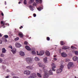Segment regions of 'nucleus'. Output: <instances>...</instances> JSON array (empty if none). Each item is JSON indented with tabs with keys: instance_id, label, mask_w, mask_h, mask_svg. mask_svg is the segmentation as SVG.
<instances>
[{
	"instance_id": "nucleus-1",
	"label": "nucleus",
	"mask_w": 78,
	"mask_h": 78,
	"mask_svg": "<svg viewBox=\"0 0 78 78\" xmlns=\"http://www.w3.org/2000/svg\"><path fill=\"white\" fill-rule=\"evenodd\" d=\"M44 78H48V77L49 76V75L47 73V70L44 69Z\"/></svg>"
},
{
	"instance_id": "nucleus-2",
	"label": "nucleus",
	"mask_w": 78,
	"mask_h": 78,
	"mask_svg": "<svg viewBox=\"0 0 78 78\" xmlns=\"http://www.w3.org/2000/svg\"><path fill=\"white\" fill-rule=\"evenodd\" d=\"M26 61L28 64H30L32 62V58H26Z\"/></svg>"
},
{
	"instance_id": "nucleus-3",
	"label": "nucleus",
	"mask_w": 78,
	"mask_h": 78,
	"mask_svg": "<svg viewBox=\"0 0 78 78\" xmlns=\"http://www.w3.org/2000/svg\"><path fill=\"white\" fill-rule=\"evenodd\" d=\"M38 65L39 66V67H41L44 70L45 69L46 66H45V65H42V63H38Z\"/></svg>"
},
{
	"instance_id": "nucleus-4",
	"label": "nucleus",
	"mask_w": 78,
	"mask_h": 78,
	"mask_svg": "<svg viewBox=\"0 0 78 78\" xmlns=\"http://www.w3.org/2000/svg\"><path fill=\"white\" fill-rule=\"evenodd\" d=\"M38 51H37V55H40V56H42L44 54V51H41L40 52L39 54H38Z\"/></svg>"
},
{
	"instance_id": "nucleus-5",
	"label": "nucleus",
	"mask_w": 78,
	"mask_h": 78,
	"mask_svg": "<svg viewBox=\"0 0 78 78\" xmlns=\"http://www.w3.org/2000/svg\"><path fill=\"white\" fill-rule=\"evenodd\" d=\"M36 74L35 73H32V76H30L28 78H36L37 77L36 76Z\"/></svg>"
},
{
	"instance_id": "nucleus-6",
	"label": "nucleus",
	"mask_w": 78,
	"mask_h": 78,
	"mask_svg": "<svg viewBox=\"0 0 78 78\" xmlns=\"http://www.w3.org/2000/svg\"><path fill=\"white\" fill-rule=\"evenodd\" d=\"M73 65V63L72 62H69L67 65V67L69 69H70V67L72 66Z\"/></svg>"
},
{
	"instance_id": "nucleus-7",
	"label": "nucleus",
	"mask_w": 78,
	"mask_h": 78,
	"mask_svg": "<svg viewBox=\"0 0 78 78\" xmlns=\"http://www.w3.org/2000/svg\"><path fill=\"white\" fill-rule=\"evenodd\" d=\"M24 74H25L27 75H30V71H29V70L27 71H25L24 72Z\"/></svg>"
},
{
	"instance_id": "nucleus-8",
	"label": "nucleus",
	"mask_w": 78,
	"mask_h": 78,
	"mask_svg": "<svg viewBox=\"0 0 78 78\" xmlns=\"http://www.w3.org/2000/svg\"><path fill=\"white\" fill-rule=\"evenodd\" d=\"M15 46L17 48H19L21 47V44L19 43H16L15 44Z\"/></svg>"
},
{
	"instance_id": "nucleus-9",
	"label": "nucleus",
	"mask_w": 78,
	"mask_h": 78,
	"mask_svg": "<svg viewBox=\"0 0 78 78\" xmlns=\"http://www.w3.org/2000/svg\"><path fill=\"white\" fill-rule=\"evenodd\" d=\"M61 55L62 56L64 57H66L67 56V54H66V53L64 52L61 53Z\"/></svg>"
},
{
	"instance_id": "nucleus-10",
	"label": "nucleus",
	"mask_w": 78,
	"mask_h": 78,
	"mask_svg": "<svg viewBox=\"0 0 78 78\" xmlns=\"http://www.w3.org/2000/svg\"><path fill=\"white\" fill-rule=\"evenodd\" d=\"M69 47L68 46H64L62 47V49L63 50H67L69 49Z\"/></svg>"
},
{
	"instance_id": "nucleus-11",
	"label": "nucleus",
	"mask_w": 78,
	"mask_h": 78,
	"mask_svg": "<svg viewBox=\"0 0 78 78\" xmlns=\"http://www.w3.org/2000/svg\"><path fill=\"white\" fill-rule=\"evenodd\" d=\"M20 55L21 56H25V54L24 52L22 51H21L20 52Z\"/></svg>"
},
{
	"instance_id": "nucleus-12",
	"label": "nucleus",
	"mask_w": 78,
	"mask_h": 78,
	"mask_svg": "<svg viewBox=\"0 0 78 78\" xmlns=\"http://www.w3.org/2000/svg\"><path fill=\"white\" fill-rule=\"evenodd\" d=\"M27 69L28 70H32L33 69V67L31 66H28L26 67Z\"/></svg>"
},
{
	"instance_id": "nucleus-13",
	"label": "nucleus",
	"mask_w": 78,
	"mask_h": 78,
	"mask_svg": "<svg viewBox=\"0 0 78 78\" xmlns=\"http://www.w3.org/2000/svg\"><path fill=\"white\" fill-rule=\"evenodd\" d=\"M62 71V69H58L56 71V73H61V72Z\"/></svg>"
},
{
	"instance_id": "nucleus-14",
	"label": "nucleus",
	"mask_w": 78,
	"mask_h": 78,
	"mask_svg": "<svg viewBox=\"0 0 78 78\" xmlns=\"http://www.w3.org/2000/svg\"><path fill=\"white\" fill-rule=\"evenodd\" d=\"M36 1L37 3H41L42 2V0H36Z\"/></svg>"
},
{
	"instance_id": "nucleus-15",
	"label": "nucleus",
	"mask_w": 78,
	"mask_h": 78,
	"mask_svg": "<svg viewBox=\"0 0 78 78\" xmlns=\"http://www.w3.org/2000/svg\"><path fill=\"white\" fill-rule=\"evenodd\" d=\"M73 60L74 61H77L78 60V57L76 56L74 57L73 58Z\"/></svg>"
},
{
	"instance_id": "nucleus-16",
	"label": "nucleus",
	"mask_w": 78,
	"mask_h": 78,
	"mask_svg": "<svg viewBox=\"0 0 78 78\" xmlns=\"http://www.w3.org/2000/svg\"><path fill=\"white\" fill-rule=\"evenodd\" d=\"M51 66H52V69H55L56 68V65H55V63H52L51 64Z\"/></svg>"
},
{
	"instance_id": "nucleus-17",
	"label": "nucleus",
	"mask_w": 78,
	"mask_h": 78,
	"mask_svg": "<svg viewBox=\"0 0 78 78\" xmlns=\"http://www.w3.org/2000/svg\"><path fill=\"white\" fill-rule=\"evenodd\" d=\"M48 75H53V72L51 70H50L48 72Z\"/></svg>"
},
{
	"instance_id": "nucleus-18",
	"label": "nucleus",
	"mask_w": 78,
	"mask_h": 78,
	"mask_svg": "<svg viewBox=\"0 0 78 78\" xmlns=\"http://www.w3.org/2000/svg\"><path fill=\"white\" fill-rule=\"evenodd\" d=\"M12 51L13 54H15V53L16 52V49L15 48H14L12 50Z\"/></svg>"
},
{
	"instance_id": "nucleus-19",
	"label": "nucleus",
	"mask_w": 78,
	"mask_h": 78,
	"mask_svg": "<svg viewBox=\"0 0 78 78\" xmlns=\"http://www.w3.org/2000/svg\"><path fill=\"white\" fill-rule=\"evenodd\" d=\"M42 9H43V7L41 6L39 7L38 8H37V9L39 11H41Z\"/></svg>"
},
{
	"instance_id": "nucleus-20",
	"label": "nucleus",
	"mask_w": 78,
	"mask_h": 78,
	"mask_svg": "<svg viewBox=\"0 0 78 78\" xmlns=\"http://www.w3.org/2000/svg\"><path fill=\"white\" fill-rule=\"evenodd\" d=\"M6 49L5 48H3L2 49V53H6Z\"/></svg>"
},
{
	"instance_id": "nucleus-21",
	"label": "nucleus",
	"mask_w": 78,
	"mask_h": 78,
	"mask_svg": "<svg viewBox=\"0 0 78 78\" xmlns=\"http://www.w3.org/2000/svg\"><path fill=\"white\" fill-rule=\"evenodd\" d=\"M25 48L27 50L29 51V50H31V48H30V47L28 46H25Z\"/></svg>"
},
{
	"instance_id": "nucleus-22",
	"label": "nucleus",
	"mask_w": 78,
	"mask_h": 78,
	"mask_svg": "<svg viewBox=\"0 0 78 78\" xmlns=\"http://www.w3.org/2000/svg\"><path fill=\"white\" fill-rule=\"evenodd\" d=\"M18 35L20 37H23V34L22 33H19L18 34Z\"/></svg>"
},
{
	"instance_id": "nucleus-23",
	"label": "nucleus",
	"mask_w": 78,
	"mask_h": 78,
	"mask_svg": "<svg viewBox=\"0 0 78 78\" xmlns=\"http://www.w3.org/2000/svg\"><path fill=\"white\" fill-rule=\"evenodd\" d=\"M45 53L46 55H47V56H50V52H49V51H46L45 52Z\"/></svg>"
},
{
	"instance_id": "nucleus-24",
	"label": "nucleus",
	"mask_w": 78,
	"mask_h": 78,
	"mask_svg": "<svg viewBox=\"0 0 78 78\" xmlns=\"http://www.w3.org/2000/svg\"><path fill=\"white\" fill-rule=\"evenodd\" d=\"M63 68H64V65H61L60 66V69H61L62 70V69H63Z\"/></svg>"
},
{
	"instance_id": "nucleus-25",
	"label": "nucleus",
	"mask_w": 78,
	"mask_h": 78,
	"mask_svg": "<svg viewBox=\"0 0 78 78\" xmlns=\"http://www.w3.org/2000/svg\"><path fill=\"white\" fill-rule=\"evenodd\" d=\"M47 57H45V58H44L43 59V61L45 63V62H47Z\"/></svg>"
},
{
	"instance_id": "nucleus-26",
	"label": "nucleus",
	"mask_w": 78,
	"mask_h": 78,
	"mask_svg": "<svg viewBox=\"0 0 78 78\" xmlns=\"http://www.w3.org/2000/svg\"><path fill=\"white\" fill-rule=\"evenodd\" d=\"M35 61H39V58H38L36 57L35 58Z\"/></svg>"
},
{
	"instance_id": "nucleus-27",
	"label": "nucleus",
	"mask_w": 78,
	"mask_h": 78,
	"mask_svg": "<svg viewBox=\"0 0 78 78\" xmlns=\"http://www.w3.org/2000/svg\"><path fill=\"white\" fill-rule=\"evenodd\" d=\"M60 44L61 45H64L65 43L64 42V41H60Z\"/></svg>"
},
{
	"instance_id": "nucleus-28",
	"label": "nucleus",
	"mask_w": 78,
	"mask_h": 78,
	"mask_svg": "<svg viewBox=\"0 0 78 78\" xmlns=\"http://www.w3.org/2000/svg\"><path fill=\"white\" fill-rule=\"evenodd\" d=\"M37 75L39 77H42V76L41 74H39V73H37Z\"/></svg>"
},
{
	"instance_id": "nucleus-29",
	"label": "nucleus",
	"mask_w": 78,
	"mask_h": 78,
	"mask_svg": "<svg viewBox=\"0 0 78 78\" xmlns=\"http://www.w3.org/2000/svg\"><path fill=\"white\" fill-rule=\"evenodd\" d=\"M74 53L76 55H78V52L77 51H74Z\"/></svg>"
},
{
	"instance_id": "nucleus-30",
	"label": "nucleus",
	"mask_w": 78,
	"mask_h": 78,
	"mask_svg": "<svg viewBox=\"0 0 78 78\" xmlns=\"http://www.w3.org/2000/svg\"><path fill=\"white\" fill-rule=\"evenodd\" d=\"M24 4L25 5H27V0H24L23 2Z\"/></svg>"
},
{
	"instance_id": "nucleus-31",
	"label": "nucleus",
	"mask_w": 78,
	"mask_h": 78,
	"mask_svg": "<svg viewBox=\"0 0 78 78\" xmlns=\"http://www.w3.org/2000/svg\"><path fill=\"white\" fill-rule=\"evenodd\" d=\"M1 24L2 25V26H4L5 25V23H3V22L2 21L1 22Z\"/></svg>"
},
{
	"instance_id": "nucleus-32",
	"label": "nucleus",
	"mask_w": 78,
	"mask_h": 78,
	"mask_svg": "<svg viewBox=\"0 0 78 78\" xmlns=\"http://www.w3.org/2000/svg\"><path fill=\"white\" fill-rule=\"evenodd\" d=\"M19 39V37H17L15 39V41H18Z\"/></svg>"
},
{
	"instance_id": "nucleus-33",
	"label": "nucleus",
	"mask_w": 78,
	"mask_h": 78,
	"mask_svg": "<svg viewBox=\"0 0 78 78\" xmlns=\"http://www.w3.org/2000/svg\"><path fill=\"white\" fill-rule=\"evenodd\" d=\"M32 54H36V52H35L34 51H32L31 52Z\"/></svg>"
},
{
	"instance_id": "nucleus-34",
	"label": "nucleus",
	"mask_w": 78,
	"mask_h": 78,
	"mask_svg": "<svg viewBox=\"0 0 78 78\" xmlns=\"http://www.w3.org/2000/svg\"><path fill=\"white\" fill-rule=\"evenodd\" d=\"M33 5L34 6H36V3L34 2V3H33Z\"/></svg>"
},
{
	"instance_id": "nucleus-35",
	"label": "nucleus",
	"mask_w": 78,
	"mask_h": 78,
	"mask_svg": "<svg viewBox=\"0 0 78 78\" xmlns=\"http://www.w3.org/2000/svg\"><path fill=\"white\" fill-rule=\"evenodd\" d=\"M4 37L5 38V39H6V38H8V36L7 35H4Z\"/></svg>"
},
{
	"instance_id": "nucleus-36",
	"label": "nucleus",
	"mask_w": 78,
	"mask_h": 78,
	"mask_svg": "<svg viewBox=\"0 0 78 78\" xmlns=\"http://www.w3.org/2000/svg\"><path fill=\"white\" fill-rule=\"evenodd\" d=\"M46 39L47 41H50V38L49 37H47Z\"/></svg>"
},
{
	"instance_id": "nucleus-37",
	"label": "nucleus",
	"mask_w": 78,
	"mask_h": 78,
	"mask_svg": "<svg viewBox=\"0 0 78 78\" xmlns=\"http://www.w3.org/2000/svg\"><path fill=\"white\" fill-rule=\"evenodd\" d=\"M4 56H5V55L4 54H1V57H4Z\"/></svg>"
},
{
	"instance_id": "nucleus-38",
	"label": "nucleus",
	"mask_w": 78,
	"mask_h": 78,
	"mask_svg": "<svg viewBox=\"0 0 78 78\" xmlns=\"http://www.w3.org/2000/svg\"><path fill=\"white\" fill-rule=\"evenodd\" d=\"M24 44L25 45H27L28 44V42L27 41H25L24 42Z\"/></svg>"
},
{
	"instance_id": "nucleus-39",
	"label": "nucleus",
	"mask_w": 78,
	"mask_h": 78,
	"mask_svg": "<svg viewBox=\"0 0 78 78\" xmlns=\"http://www.w3.org/2000/svg\"><path fill=\"white\" fill-rule=\"evenodd\" d=\"M3 62V59L0 58V62Z\"/></svg>"
},
{
	"instance_id": "nucleus-40",
	"label": "nucleus",
	"mask_w": 78,
	"mask_h": 78,
	"mask_svg": "<svg viewBox=\"0 0 78 78\" xmlns=\"http://www.w3.org/2000/svg\"><path fill=\"white\" fill-rule=\"evenodd\" d=\"M30 9H32V5H30L29 6V7Z\"/></svg>"
},
{
	"instance_id": "nucleus-41",
	"label": "nucleus",
	"mask_w": 78,
	"mask_h": 78,
	"mask_svg": "<svg viewBox=\"0 0 78 78\" xmlns=\"http://www.w3.org/2000/svg\"><path fill=\"white\" fill-rule=\"evenodd\" d=\"M76 48L73 46H71V48H72V49H74V48Z\"/></svg>"
},
{
	"instance_id": "nucleus-42",
	"label": "nucleus",
	"mask_w": 78,
	"mask_h": 78,
	"mask_svg": "<svg viewBox=\"0 0 78 78\" xmlns=\"http://www.w3.org/2000/svg\"><path fill=\"white\" fill-rule=\"evenodd\" d=\"M33 16L34 17H36V14H35V13H34L33 14Z\"/></svg>"
},
{
	"instance_id": "nucleus-43",
	"label": "nucleus",
	"mask_w": 78,
	"mask_h": 78,
	"mask_svg": "<svg viewBox=\"0 0 78 78\" xmlns=\"http://www.w3.org/2000/svg\"><path fill=\"white\" fill-rule=\"evenodd\" d=\"M66 62H69V60L68 59H66Z\"/></svg>"
},
{
	"instance_id": "nucleus-44",
	"label": "nucleus",
	"mask_w": 78,
	"mask_h": 78,
	"mask_svg": "<svg viewBox=\"0 0 78 78\" xmlns=\"http://www.w3.org/2000/svg\"><path fill=\"white\" fill-rule=\"evenodd\" d=\"M9 48H11V49H12V46L11 45L9 46Z\"/></svg>"
},
{
	"instance_id": "nucleus-45",
	"label": "nucleus",
	"mask_w": 78,
	"mask_h": 78,
	"mask_svg": "<svg viewBox=\"0 0 78 78\" xmlns=\"http://www.w3.org/2000/svg\"><path fill=\"white\" fill-rule=\"evenodd\" d=\"M34 0H30V2H31L32 3L34 2Z\"/></svg>"
},
{
	"instance_id": "nucleus-46",
	"label": "nucleus",
	"mask_w": 78,
	"mask_h": 78,
	"mask_svg": "<svg viewBox=\"0 0 78 78\" xmlns=\"http://www.w3.org/2000/svg\"><path fill=\"white\" fill-rule=\"evenodd\" d=\"M13 78H19L18 77L14 76L13 77Z\"/></svg>"
},
{
	"instance_id": "nucleus-47",
	"label": "nucleus",
	"mask_w": 78,
	"mask_h": 78,
	"mask_svg": "<svg viewBox=\"0 0 78 78\" xmlns=\"http://www.w3.org/2000/svg\"><path fill=\"white\" fill-rule=\"evenodd\" d=\"M23 28V26H21L20 27V29H22V28Z\"/></svg>"
},
{
	"instance_id": "nucleus-48",
	"label": "nucleus",
	"mask_w": 78,
	"mask_h": 78,
	"mask_svg": "<svg viewBox=\"0 0 78 78\" xmlns=\"http://www.w3.org/2000/svg\"><path fill=\"white\" fill-rule=\"evenodd\" d=\"M2 44V41L0 40V44Z\"/></svg>"
},
{
	"instance_id": "nucleus-49",
	"label": "nucleus",
	"mask_w": 78,
	"mask_h": 78,
	"mask_svg": "<svg viewBox=\"0 0 78 78\" xmlns=\"http://www.w3.org/2000/svg\"><path fill=\"white\" fill-rule=\"evenodd\" d=\"M1 15L2 16H4V15L3 14V12H2L1 13Z\"/></svg>"
},
{
	"instance_id": "nucleus-50",
	"label": "nucleus",
	"mask_w": 78,
	"mask_h": 78,
	"mask_svg": "<svg viewBox=\"0 0 78 78\" xmlns=\"http://www.w3.org/2000/svg\"><path fill=\"white\" fill-rule=\"evenodd\" d=\"M54 61H56V60H57V59H56V58H54Z\"/></svg>"
},
{
	"instance_id": "nucleus-51",
	"label": "nucleus",
	"mask_w": 78,
	"mask_h": 78,
	"mask_svg": "<svg viewBox=\"0 0 78 78\" xmlns=\"http://www.w3.org/2000/svg\"><path fill=\"white\" fill-rule=\"evenodd\" d=\"M7 42V40H6V38H5V42Z\"/></svg>"
},
{
	"instance_id": "nucleus-52",
	"label": "nucleus",
	"mask_w": 78,
	"mask_h": 78,
	"mask_svg": "<svg viewBox=\"0 0 78 78\" xmlns=\"http://www.w3.org/2000/svg\"><path fill=\"white\" fill-rule=\"evenodd\" d=\"M5 5H6V1L5 2Z\"/></svg>"
},
{
	"instance_id": "nucleus-53",
	"label": "nucleus",
	"mask_w": 78,
	"mask_h": 78,
	"mask_svg": "<svg viewBox=\"0 0 78 78\" xmlns=\"http://www.w3.org/2000/svg\"><path fill=\"white\" fill-rule=\"evenodd\" d=\"M2 34L0 33V37H2Z\"/></svg>"
},
{
	"instance_id": "nucleus-54",
	"label": "nucleus",
	"mask_w": 78,
	"mask_h": 78,
	"mask_svg": "<svg viewBox=\"0 0 78 78\" xmlns=\"http://www.w3.org/2000/svg\"><path fill=\"white\" fill-rule=\"evenodd\" d=\"M52 71H54V72H55V69H52Z\"/></svg>"
},
{
	"instance_id": "nucleus-55",
	"label": "nucleus",
	"mask_w": 78,
	"mask_h": 78,
	"mask_svg": "<svg viewBox=\"0 0 78 78\" xmlns=\"http://www.w3.org/2000/svg\"><path fill=\"white\" fill-rule=\"evenodd\" d=\"M21 3V2H18V4H20V3Z\"/></svg>"
},
{
	"instance_id": "nucleus-56",
	"label": "nucleus",
	"mask_w": 78,
	"mask_h": 78,
	"mask_svg": "<svg viewBox=\"0 0 78 78\" xmlns=\"http://www.w3.org/2000/svg\"><path fill=\"white\" fill-rule=\"evenodd\" d=\"M7 72H9V71L8 70V69H7Z\"/></svg>"
},
{
	"instance_id": "nucleus-57",
	"label": "nucleus",
	"mask_w": 78,
	"mask_h": 78,
	"mask_svg": "<svg viewBox=\"0 0 78 78\" xmlns=\"http://www.w3.org/2000/svg\"><path fill=\"white\" fill-rule=\"evenodd\" d=\"M54 58H55V57H56V55L54 56Z\"/></svg>"
},
{
	"instance_id": "nucleus-58",
	"label": "nucleus",
	"mask_w": 78,
	"mask_h": 78,
	"mask_svg": "<svg viewBox=\"0 0 78 78\" xmlns=\"http://www.w3.org/2000/svg\"><path fill=\"white\" fill-rule=\"evenodd\" d=\"M21 1H22V0H20Z\"/></svg>"
},
{
	"instance_id": "nucleus-59",
	"label": "nucleus",
	"mask_w": 78,
	"mask_h": 78,
	"mask_svg": "<svg viewBox=\"0 0 78 78\" xmlns=\"http://www.w3.org/2000/svg\"><path fill=\"white\" fill-rule=\"evenodd\" d=\"M5 25H6V23H5Z\"/></svg>"
}]
</instances>
